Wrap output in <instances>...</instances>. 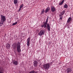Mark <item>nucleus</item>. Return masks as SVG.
<instances>
[{
  "instance_id": "f8f14e48",
  "label": "nucleus",
  "mask_w": 73,
  "mask_h": 73,
  "mask_svg": "<svg viewBox=\"0 0 73 73\" xmlns=\"http://www.w3.org/2000/svg\"><path fill=\"white\" fill-rule=\"evenodd\" d=\"M4 72V69L3 67L0 66V73H3Z\"/></svg>"
},
{
  "instance_id": "9b49d317",
  "label": "nucleus",
  "mask_w": 73,
  "mask_h": 73,
  "mask_svg": "<svg viewBox=\"0 0 73 73\" xmlns=\"http://www.w3.org/2000/svg\"><path fill=\"white\" fill-rule=\"evenodd\" d=\"M50 10V7H48L45 10V13H47L48 12H49Z\"/></svg>"
},
{
  "instance_id": "f3484780",
  "label": "nucleus",
  "mask_w": 73,
  "mask_h": 73,
  "mask_svg": "<svg viewBox=\"0 0 73 73\" xmlns=\"http://www.w3.org/2000/svg\"><path fill=\"white\" fill-rule=\"evenodd\" d=\"M49 19V17H47V19H46V22H44V23L48 24V19Z\"/></svg>"
},
{
  "instance_id": "393cba45",
  "label": "nucleus",
  "mask_w": 73,
  "mask_h": 73,
  "mask_svg": "<svg viewBox=\"0 0 73 73\" xmlns=\"http://www.w3.org/2000/svg\"><path fill=\"white\" fill-rule=\"evenodd\" d=\"M21 8H20L19 9V11H21Z\"/></svg>"
},
{
  "instance_id": "0eeeda50",
  "label": "nucleus",
  "mask_w": 73,
  "mask_h": 73,
  "mask_svg": "<svg viewBox=\"0 0 73 73\" xmlns=\"http://www.w3.org/2000/svg\"><path fill=\"white\" fill-rule=\"evenodd\" d=\"M51 12H54V11H56V9L54 6H52L51 7Z\"/></svg>"
},
{
  "instance_id": "2eb2a0df",
  "label": "nucleus",
  "mask_w": 73,
  "mask_h": 73,
  "mask_svg": "<svg viewBox=\"0 0 73 73\" xmlns=\"http://www.w3.org/2000/svg\"><path fill=\"white\" fill-rule=\"evenodd\" d=\"M65 10H64L60 13V15H61L63 16L64 15V14L65 13Z\"/></svg>"
},
{
  "instance_id": "423d86ee",
  "label": "nucleus",
  "mask_w": 73,
  "mask_h": 73,
  "mask_svg": "<svg viewBox=\"0 0 73 73\" xmlns=\"http://www.w3.org/2000/svg\"><path fill=\"white\" fill-rule=\"evenodd\" d=\"M30 42H31V38L29 37L27 39V45L28 46L30 45Z\"/></svg>"
},
{
  "instance_id": "dca6fc26",
  "label": "nucleus",
  "mask_w": 73,
  "mask_h": 73,
  "mask_svg": "<svg viewBox=\"0 0 73 73\" xmlns=\"http://www.w3.org/2000/svg\"><path fill=\"white\" fill-rule=\"evenodd\" d=\"M6 47L7 48L9 49L11 47V46H10V44H7V45H6Z\"/></svg>"
},
{
  "instance_id": "4468645a",
  "label": "nucleus",
  "mask_w": 73,
  "mask_h": 73,
  "mask_svg": "<svg viewBox=\"0 0 73 73\" xmlns=\"http://www.w3.org/2000/svg\"><path fill=\"white\" fill-rule=\"evenodd\" d=\"M64 1H65L64 0H63L62 1L60 2V3H59V5H62L63 4H64Z\"/></svg>"
},
{
  "instance_id": "f257e3e1",
  "label": "nucleus",
  "mask_w": 73,
  "mask_h": 73,
  "mask_svg": "<svg viewBox=\"0 0 73 73\" xmlns=\"http://www.w3.org/2000/svg\"><path fill=\"white\" fill-rule=\"evenodd\" d=\"M14 46L13 49H16L17 48V50L18 53L21 52V44L20 42H18L17 44L14 43Z\"/></svg>"
},
{
  "instance_id": "a878e982",
  "label": "nucleus",
  "mask_w": 73,
  "mask_h": 73,
  "mask_svg": "<svg viewBox=\"0 0 73 73\" xmlns=\"http://www.w3.org/2000/svg\"><path fill=\"white\" fill-rule=\"evenodd\" d=\"M36 60H37V61H38V60L37 59H36Z\"/></svg>"
},
{
  "instance_id": "aec40b11",
  "label": "nucleus",
  "mask_w": 73,
  "mask_h": 73,
  "mask_svg": "<svg viewBox=\"0 0 73 73\" xmlns=\"http://www.w3.org/2000/svg\"><path fill=\"white\" fill-rule=\"evenodd\" d=\"M14 2L15 4H16L17 3V0H14Z\"/></svg>"
},
{
  "instance_id": "9d476101",
  "label": "nucleus",
  "mask_w": 73,
  "mask_h": 73,
  "mask_svg": "<svg viewBox=\"0 0 73 73\" xmlns=\"http://www.w3.org/2000/svg\"><path fill=\"white\" fill-rule=\"evenodd\" d=\"M13 64H14L15 65H18V62H17V61L14 60L13 61Z\"/></svg>"
},
{
  "instance_id": "f03ea898",
  "label": "nucleus",
  "mask_w": 73,
  "mask_h": 73,
  "mask_svg": "<svg viewBox=\"0 0 73 73\" xmlns=\"http://www.w3.org/2000/svg\"><path fill=\"white\" fill-rule=\"evenodd\" d=\"M41 27L42 28L44 27V28L46 27L49 31H50V25H49V24H47V23H45V22H43V25H42L41 26Z\"/></svg>"
},
{
  "instance_id": "5701e85b",
  "label": "nucleus",
  "mask_w": 73,
  "mask_h": 73,
  "mask_svg": "<svg viewBox=\"0 0 73 73\" xmlns=\"http://www.w3.org/2000/svg\"><path fill=\"white\" fill-rule=\"evenodd\" d=\"M23 7H24V5H23V4L21 5L20 8H23Z\"/></svg>"
},
{
  "instance_id": "1a4fd4ad",
  "label": "nucleus",
  "mask_w": 73,
  "mask_h": 73,
  "mask_svg": "<svg viewBox=\"0 0 73 73\" xmlns=\"http://www.w3.org/2000/svg\"><path fill=\"white\" fill-rule=\"evenodd\" d=\"M72 68H68L67 69V73H70L72 72Z\"/></svg>"
},
{
  "instance_id": "412c9836",
  "label": "nucleus",
  "mask_w": 73,
  "mask_h": 73,
  "mask_svg": "<svg viewBox=\"0 0 73 73\" xmlns=\"http://www.w3.org/2000/svg\"><path fill=\"white\" fill-rule=\"evenodd\" d=\"M45 12L44 11V9H43L42 10V13H41L40 15H42V14H43V13H44V12Z\"/></svg>"
},
{
  "instance_id": "ddd939ff",
  "label": "nucleus",
  "mask_w": 73,
  "mask_h": 73,
  "mask_svg": "<svg viewBox=\"0 0 73 73\" xmlns=\"http://www.w3.org/2000/svg\"><path fill=\"white\" fill-rule=\"evenodd\" d=\"M71 21H72V18H71V17H70L68 19L67 23H70V22Z\"/></svg>"
},
{
  "instance_id": "39448f33",
  "label": "nucleus",
  "mask_w": 73,
  "mask_h": 73,
  "mask_svg": "<svg viewBox=\"0 0 73 73\" xmlns=\"http://www.w3.org/2000/svg\"><path fill=\"white\" fill-rule=\"evenodd\" d=\"M45 34V31L43 30H41L38 33V35L39 36H41L42 35H44Z\"/></svg>"
},
{
  "instance_id": "b1692460",
  "label": "nucleus",
  "mask_w": 73,
  "mask_h": 73,
  "mask_svg": "<svg viewBox=\"0 0 73 73\" xmlns=\"http://www.w3.org/2000/svg\"><path fill=\"white\" fill-rule=\"evenodd\" d=\"M4 24V23H1V22H0V26H2Z\"/></svg>"
},
{
  "instance_id": "7ed1b4c3",
  "label": "nucleus",
  "mask_w": 73,
  "mask_h": 73,
  "mask_svg": "<svg viewBox=\"0 0 73 73\" xmlns=\"http://www.w3.org/2000/svg\"><path fill=\"white\" fill-rule=\"evenodd\" d=\"M43 69H45V70H48L49 69L50 67V64L49 63L43 65Z\"/></svg>"
},
{
  "instance_id": "6e6552de",
  "label": "nucleus",
  "mask_w": 73,
  "mask_h": 73,
  "mask_svg": "<svg viewBox=\"0 0 73 73\" xmlns=\"http://www.w3.org/2000/svg\"><path fill=\"white\" fill-rule=\"evenodd\" d=\"M34 66L36 67L37 66V64H38L37 60H35L33 62Z\"/></svg>"
},
{
  "instance_id": "6ab92c4d",
  "label": "nucleus",
  "mask_w": 73,
  "mask_h": 73,
  "mask_svg": "<svg viewBox=\"0 0 73 73\" xmlns=\"http://www.w3.org/2000/svg\"><path fill=\"white\" fill-rule=\"evenodd\" d=\"M59 16L60 17V19H61V20H62V18H63V17L62 16V15L60 14L59 15Z\"/></svg>"
},
{
  "instance_id": "20e7f679",
  "label": "nucleus",
  "mask_w": 73,
  "mask_h": 73,
  "mask_svg": "<svg viewBox=\"0 0 73 73\" xmlns=\"http://www.w3.org/2000/svg\"><path fill=\"white\" fill-rule=\"evenodd\" d=\"M1 23L3 24L6 21V18L5 17V16H3V15H1Z\"/></svg>"
},
{
  "instance_id": "a211bd4d",
  "label": "nucleus",
  "mask_w": 73,
  "mask_h": 73,
  "mask_svg": "<svg viewBox=\"0 0 73 73\" xmlns=\"http://www.w3.org/2000/svg\"><path fill=\"white\" fill-rule=\"evenodd\" d=\"M68 7V5L67 4H65L64 6V8H67Z\"/></svg>"
},
{
  "instance_id": "4be33fe9",
  "label": "nucleus",
  "mask_w": 73,
  "mask_h": 73,
  "mask_svg": "<svg viewBox=\"0 0 73 73\" xmlns=\"http://www.w3.org/2000/svg\"><path fill=\"white\" fill-rule=\"evenodd\" d=\"M17 24V22H16L15 23H14L13 24V25H16V24Z\"/></svg>"
}]
</instances>
